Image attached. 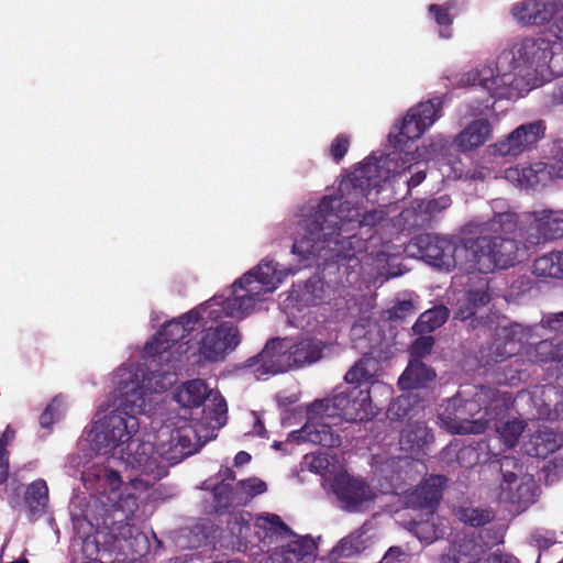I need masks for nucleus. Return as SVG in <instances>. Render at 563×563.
<instances>
[{
    "instance_id": "393cba45",
    "label": "nucleus",
    "mask_w": 563,
    "mask_h": 563,
    "mask_svg": "<svg viewBox=\"0 0 563 563\" xmlns=\"http://www.w3.org/2000/svg\"><path fill=\"white\" fill-rule=\"evenodd\" d=\"M319 417H311L307 423L299 430V438L313 444L324 448H338L341 445L340 434L332 428L329 419L333 416L316 413Z\"/></svg>"
},
{
    "instance_id": "0eeeda50",
    "label": "nucleus",
    "mask_w": 563,
    "mask_h": 563,
    "mask_svg": "<svg viewBox=\"0 0 563 563\" xmlns=\"http://www.w3.org/2000/svg\"><path fill=\"white\" fill-rule=\"evenodd\" d=\"M465 239L454 240L432 233H421L411 240V246L417 249L423 261L439 269L451 272L459 268L464 272L467 254L461 251L466 246Z\"/></svg>"
},
{
    "instance_id": "e433bc0d",
    "label": "nucleus",
    "mask_w": 563,
    "mask_h": 563,
    "mask_svg": "<svg viewBox=\"0 0 563 563\" xmlns=\"http://www.w3.org/2000/svg\"><path fill=\"white\" fill-rule=\"evenodd\" d=\"M510 402L508 404V408L500 412L492 422H494L496 432L499 434L504 444L507 448H512L517 444L520 435L522 434L526 424L522 420L511 419V420H498V417L505 413L509 409Z\"/></svg>"
},
{
    "instance_id": "4c0bfd02",
    "label": "nucleus",
    "mask_w": 563,
    "mask_h": 563,
    "mask_svg": "<svg viewBox=\"0 0 563 563\" xmlns=\"http://www.w3.org/2000/svg\"><path fill=\"white\" fill-rule=\"evenodd\" d=\"M255 527L263 530L265 537L277 536L280 538L291 537L295 532L286 525L282 518L276 514H263L257 517Z\"/></svg>"
},
{
    "instance_id": "774afa93",
    "label": "nucleus",
    "mask_w": 563,
    "mask_h": 563,
    "mask_svg": "<svg viewBox=\"0 0 563 563\" xmlns=\"http://www.w3.org/2000/svg\"><path fill=\"white\" fill-rule=\"evenodd\" d=\"M553 101L563 104V82L553 91Z\"/></svg>"
},
{
    "instance_id": "4468645a",
    "label": "nucleus",
    "mask_w": 563,
    "mask_h": 563,
    "mask_svg": "<svg viewBox=\"0 0 563 563\" xmlns=\"http://www.w3.org/2000/svg\"><path fill=\"white\" fill-rule=\"evenodd\" d=\"M104 534L107 539L103 541V549L109 552L119 551L124 555L141 556L148 549L146 536L125 521L114 522Z\"/></svg>"
},
{
    "instance_id": "79ce46f5",
    "label": "nucleus",
    "mask_w": 563,
    "mask_h": 563,
    "mask_svg": "<svg viewBox=\"0 0 563 563\" xmlns=\"http://www.w3.org/2000/svg\"><path fill=\"white\" fill-rule=\"evenodd\" d=\"M451 7L449 4H430L429 13L433 16L435 23L440 26V35L442 37H451V26L453 18L450 14Z\"/></svg>"
},
{
    "instance_id": "13d9d810",
    "label": "nucleus",
    "mask_w": 563,
    "mask_h": 563,
    "mask_svg": "<svg viewBox=\"0 0 563 563\" xmlns=\"http://www.w3.org/2000/svg\"><path fill=\"white\" fill-rule=\"evenodd\" d=\"M211 397H212V404L214 407L213 408V419L217 422L221 423L222 418H224L228 412L227 401L219 393H216V394L212 393Z\"/></svg>"
},
{
    "instance_id": "6e6d98bb",
    "label": "nucleus",
    "mask_w": 563,
    "mask_h": 563,
    "mask_svg": "<svg viewBox=\"0 0 563 563\" xmlns=\"http://www.w3.org/2000/svg\"><path fill=\"white\" fill-rule=\"evenodd\" d=\"M410 554L401 547H390L379 563H408Z\"/></svg>"
},
{
    "instance_id": "09e8293b",
    "label": "nucleus",
    "mask_w": 563,
    "mask_h": 563,
    "mask_svg": "<svg viewBox=\"0 0 563 563\" xmlns=\"http://www.w3.org/2000/svg\"><path fill=\"white\" fill-rule=\"evenodd\" d=\"M388 416L390 419L401 420L411 417V400L407 396H400L390 402L388 407Z\"/></svg>"
},
{
    "instance_id": "a878e982",
    "label": "nucleus",
    "mask_w": 563,
    "mask_h": 563,
    "mask_svg": "<svg viewBox=\"0 0 563 563\" xmlns=\"http://www.w3.org/2000/svg\"><path fill=\"white\" fill-rule=\"evenodd\" d=\"M277 266L278 264L274 261L263 260L255 268L245 273L240 278V283L261 285L260 290L265 295L273 292L288 275L286 271L278 269Z\"/></svg>"
},
{
    "instance_id": "8fccbe9b",
    "label": "nucleus",
    "mask_w": 563,
    "mask_h": 563,
    "mask_svg": "<svg viewBox=\"0 0 563 563\" xmlns=\"http://www.w3.org/2000/svg\"><path fill=\"white\" fill-rule=\"evenodd\" d=\"M410 347V354L412 360H421L422 357L429 355L434 345V339L430 335L419 334Z\"/></svg>"
},
{
    "instance_id": "2f4dec72",
    "label": "nucleus",
    "mask_w": 563,
    "mask_h": 563,
    "mask_svg": "<svg viewBox=\"0 0 563 563\" xmlns=\"http://www.w3.org/2000/svg\"><path fill=\"white\" fill-rule=\"evenodd\" d=\"M379 367V361L372 355V352L364 353L363 356L346 372L344 379L346 383L355 384L358 387L362 384H369L371 387L368 389H372L373 385L382 384L375 379Z\"/></svg>"
},
{
    "instance_id": "9d476101",
    "label": "nucleus",
    "mask_w": 563,
    "mask_h": 563,
    "mask_svg": "<svg viewBox=\"0 0 563 563\" xmlns=\"http://www.w3.org/2000/svg\"><path fill=\"white\" fill-rule=\"evenodd\" d=\"M240 342L238 327L224 321L202 331L194 355L197 356V363H217L223 361L228 352L235 350Z\"/></svg>"
},
{
    "instance_id": "a18cd8bd",
    "label": "nucleus",
    "mask_w": 563,
    "mask_h": 563,
    "mask_svg": "<svg viewBox=\"0 0 563 563\" xmlns=\"http://www.w3.org/2000/svg\"><path fill=\"white\" fill-rule=\"evenodd\" d=\"M213 509L217 514H224L231 506L232 486L219 483L212 489Z\"/></svg>"
},
{
    "instance_id": "c03bdc74",
    "label": "nucleus",
    "mask_w": 563,
    "mask_h": 563,
    "mask_svg": "<svg viewBox=\"0 0 563 563\" xmlns=\"http://www.w3.org/2000/svg\"><path fill=\"white\" fill-rule=\"evenodd\" d=\"M489 282V278H483L478 288H472L465 292L466 301L468 305H474L476 310L488 305L492 300Z\"/></svg>"
},
{
    "instance_id": "2eb2a0df",
    "label": "nucleus",
    "mask_w": 563,
    "mask_h": 563,
    "mask_svg": "<svg viewBox=\"0 0 563 563\" xmlns=\"http://www.w3.org/2000/svg\"><path fill=\"white\" fill-rule=\"evenodd\" d=\"M331 488L342 508L347 511H356L365 501L372 500L374 494L368 484L355 478L347 473H339L334 476Z\"/></svg>"
},
{
    "instance_id": "6ab92c4d",
    "label": "nucleus",
    "mask_w": 563,
    "mask_h": 563,
    "mask_svg": "<svg viewBox=\"0 0 563 563\" xmlns=\"http://www.w3.org/2000/svg\"><path fill=\"white\" fill-rule=\"evenodd\" d=\"M452 205L450 196L443 195L432 199L415 200L411 208L405 209L400 218L410 229L429 227L434 217Z\"/></svg>"
},
{
    "instance_id": "cd10ccee",
    "label": "nucleus",
    "mask_w": 563,
    "mask_h": 563,
    "mask_svg": "<svg viewBox=\"0 0 563 563\" xmlns=\"http://www.w3.org/2000/svg\"><path fill=\"white\" fill-rule=\"evenodd\" d=\"M483 554L484 545L465 536L449 545L446 552L441 555L440 563H478Z\"/></svg>"
},
{
    "instance_id": "7ed1b4c3",
    "label": "nucleus",
    "mask_w": 563,
    "mask_h": 563,
    "mask_svg": "<svg viewBox=\"0 0 563 563\" xmlns=\"http://www.w3.org/2000/svg\"><path fill=\"white\" fill-rule=\"evenodd\" d=\"M323 350V342L314 338H305L295 343L288 339L274 338L267 341L260 354L250 360V366L260 364L256 372L261 375L284 373L318 362Z\"/></svg>"
},
{
    "instance_id": "dca6fc26",
    "label": "nucleus",
    "mask_w": 563,
    "mask_h": 563,
    "mask_svg": "<svg viewBox=\"0 0 563 563\" xmlns=\"http://www.w3.org/2000/svg\"><path fill=\"white\" fill-rule=\"evenodd\" d=\"M545 123L541 120L522 124L506 139L495 144V151L503 156H517L533 146L544 136Z\"/></svg>"
},
{
    "instance_id": "e2e57ef3",
    "label": "nucleus",
    "mask_w": 563,
    "mask_h": 563,
    "mask_svg": "<svg viewBox=\"0 0 563 563\" xmlns=\"http://www.w3.org/2000/svg\"><path fill=\"white\" fill-rule=\"evenodd\" d=\"M9 476V457L0 455V485L8 481Z\"/></svg>"
},
{
    "instance_id": "b1692460",
    "label": "nucleus",
    "mask_w": 563,
    "mask_h": 563,
    "mask_svg": "<svg viewBox=\"0 0 563 563\" xmlns=\"http://www.w3.org/2000/svg\"><path fill=\"white\" fill-rule=\"evenodd\" d=\"M529 225L531 243H541L563 236V210H541L532 212Z\"/></svg>"
},
{
    "instance_id": "338daca9",
    "label": "nucleus",
    "mask_w": 563,
    "mask_h": 563,
    "mask_svg": "<svg viewBox=\"0 0 563 563\" xmlns=\"http://www.w3.org/2000/svg\"><path fill=\"white\" fill-rule=\"evenodd\" d=\"M551 169H552V174L558 177V178H562L563 179V158L562 159H559L558 162H555L552 166H551Z\"/></svg>"
},
{
    "instance_id": "0e129e2a",
    "label": "nucleus",
    "mask_w": 563,
    "mask_h": 563,
    "mask_svg": "<svg viewBox=\"0 0 563 563\" xmlns=\"http://www.w3.org/2000/svg\"><path fill=\"white\" fill-rule=\"evenodd\" d=\"M551 32L559 41L563 42V15L554 21Z\"/></svg>"
},
{
    "instance_id": "3c124183",
    "label": "nucleus",
    "mask_w": 563,
    "mask_h": 563,
    "mask_svg": "<svg viewBox=\"0 0 563 563\" xmlns=\"http://www.w3.org/2000/svg\"><path fill=\"white\" fill-rule=\"evenodd\" d=\"M350 147V139L345 134H339L330 145V156L336 163L343 159Z\"/></svg>"
},
{
    "instance_id": "de8ad7c7",
    "label": "nucleus",
    "mask_w": 563,
    "mask_h": 563,
    "mask_svg": "<svg viewBox=\"0 0 563 563\" xmlns=\"http://www.w3.org/2000/svg\"><path fill=\"white\" fill-rule=\"evenodd\" d=\"M507 178L516 179L522 187H533L539 183L537 173L530 166L508 169Z\"/></svg>"
},
{
    "instance_id": "5701e85b",
    "label": "nucleus",
    "mask_w": 563,
    "mask_h": 563,
    "mask_svg": "<svg viewBox=\"0 0 563 563\" xmlns=\"http://www.w3.org/2000/svg\"><path fill=\"white\" fill-rule=\"evenodd\" d=\"M553 57L551 42L539 38H525L514 52V62L538 71L547 66Z\"/></svg>"
},
{
    "instance_id": "603ef678",
    "label": "nucleus",
    "mask_w": 563,
    "mask_h": 563,
    "mask_svg": "<svg viewBox=\"0 0 563 563\" xmlns=\"http://www.w3.org/2000/svg\"><path fill=\"white\" fill-rule=\"evenodd\" d=\"M60 402L57 398H54L44 409V411L40 416V424L42 428H51V426L58 418V408Z\"/></svg>"
},
{
    "instance_id": "c9c22d12",
    "label": "nucleus",
    "mask_w": 563,
    "mask_h": 563,
    "mask_svg": "<svg viewBox=\"0 0 563 563\" xmlns=\"http://www.w3.org/2000/svg\"><path fill=\"white\" fill-rule=\"evenodd\" d=\"M533 274L544 278L563 277V252H551L533 263Z\"/></svg>"
},
{
    "instance_id": "a19ab883",
    "label": "nucleus",
    "mask_w": 563,
    "mask_h": 563,
    "mask_svg": "<svg viewBox=\"0 0 563 563\" xmlns=\"http://www.w3.org/2000/svg\"><path fill=\"white\" fill-rule=\"evenodd\" d=\"M324 283L319 277L308 279L300 291L299 300L306 306H318L323 301Z\"/></svg>"
},
{
    "instance_id": "bf43d9fd",
    "label": "nucleus",
    "mask_w": 563,
    "mask_h": 563,
    "mask_svg": "<svg viewBox=\"0 0 563 563\" xmlns=\"http://www.w3.org/2000/svg\"><path fill=\"white\" fill-rule=\"evenodd\" d=\"M486 563H520V561L514 554L497 549L487 556Z\"/></svg>"
},
{
    "instance_id": "37998d69",
    "label": "nucleus",
    "mask_w": 563,
    "mask_h": 563,
    "mask_svg": "<svg viewBox=\"0 0 563 563\" xmlns=\"http://www.w3.org/2000/svg\"><path fill=\"white\" fill-rule=\"evenodd\" d=\"M107 539V536L103 532H97L95 536H87L82 540L81 544V553L87 561L103 563L98 559V554L100 551H106L103 549V541Z\"/></svg>"
},
{
    "instance_id": "f257e3e1",
    "label": "nucleus",
    "mask_w": 563,
    "mask_h": 563,
    "mask_svg": "<svg viewBox=\"0 0 563 563\" xmlns=\"http://www.w3.org/2000/svg\"><path fill=\"white\" fill-rule=\"evenodd\" d=\"M368 157L360 168L339 186L340 196H324L317 210L308 218L306 232L295 240L291 252L300 260L324 257L336 264L343 261L358 260L356 255L366 249L365 240L357 235L361 223H374L377 212L364 214L358 220L357 205L367 197L371 188L376 187L377 159Z\"/></svg>"
},
{
    "instance_id": "4d7b16f0",
    "label": "nucleus",
    "mask_w": 563,
    "mask_h": 563,
    "mask_svg": "<svg viewBox=\"0 0 563 563\" xmlns=\"http://www.w3.org/2000/svg\"><path fill=\"white\" fill-rule=\"evenodd\" d=\"M476 312L477 310L474 305H468L466 296L464 295V297L457 301L454 318L464 321L474 317Z\"/></svg>"
},
{
    "instance_id": "72a5a7b5",
    "label": "nucleus",
    "mask_w": 563,
    "mask_h": 563,
    "mask_svg": "<svg viewBox=\"0 0 563 563\" xmlns=\"http://www.w3.org/2000/svg\"><path fill=\"white\" fill-rule=\"evenodd\" d=\"M24 501L31 515L44 512L48 504V487L44 479L38 478L27 485Z\"/></svg>"
},
{
    "instance_id": "49530a36",
    "label": "nucleus",
    "mask_w": 563,
    "mask_h": 563,
    "mask_svg": "<svg viewBox=\"0 0 563 563\" xmlns=\"http://www.w3.org/2000/svg\"><path fill=\"white\" fill-rule=\"evenodd\" d=\"M411 532L426 545L433 543L440 538L437 526L429 520L413 522Z\"/></svg>"
},
{
    "instance_id": "412c9836",
    "label": "nucleus",
    "mask_w": 563,
    "mask_h": 563,
    "mask_svg": "<svg viewBox=\"0 0 563 563\" xmlns=\"http://www.w3.org/2000/svg\"><path fill=\"white\" fill-rule=\"evenodd\" d=\"M446 478L442 475H432L421 482L407 496V505L413 509L427 510L433 514L442 499Z\"/></svg>"
},
{
    "instance_id": "9b49d317",
    "label": "nucleus",
    "mask_w": 563,
    "mask_h": 563,
    "mask_svg": "<svg viewBox=\"0 0 563 563\" xmlns=\"http://www.w3.org/2000/svg\"><path fill=\"white\" fill-rule=\"evenodd\" d=\"M201 319L198 309H192L180 317L165 322L153 339L144 346V352L150 357L163 360L176 343L185 339Z\"/></svg>"
},
{
    "instance_id": "ea45409f",
    "label": "nucleus",
    "mask_w": 563,
    "mask_h": 563,
    "mask_svg": "<svg viewBox=\"0 0 563 563\" xmlns=\"http://www.w3.org/2000/svg\"><path fill=\"white\" fill-rule=\"evenodd\" d=\"M368 544L363 534H350L343 538L332 550L335 558H351L362 553Z\"/></svg>"
},
{
    "instance_id": "423d86ee",
    "label": "nucleus",
    "mask_w": 563,
    "mask_h": 563,
    "mask_svg": "<svg viewBox=\"0 0 563 563\" xmlns=\"http://www.w3.org/2000/svg\"><path fill=\"white\" fill-rule=\"evenodd\" d=\"M501 481L498 498L519 510H525L536 503L540 487L532 476L522 475V465L515 456L499 459Z\"/></svg>"
},
{
    "instance_id": "bb28decb",
    "label": "nucleus",
    "mask_w": 563,
    "mask_h": 563,
    "mask_svg": "<svg viewBox=\"0 0 563 563\" xmlns=\"http://www.w3.org/2000/svg\"><path fill=\"white\" fill-rule=\"evenodd\" d=\"M562 437L549 427H539L528 435L525 452L532 457L545 459L562 445Z\"/></svg>"
},
{
    "instance_id": "f8f14e48",
    "label": "nucleus",
    "mask_w": 563,
    "mask_h": 563,
    "mask_svg": "<svg viewBox=\"0 0 563 563\" xmlns=\"http://www.w3.org/2000/svg\"><path fill=\"white\" fill-rule=\"evenodd\" d=\"M195 437V431L189 426L181 428L164 426L158 429L155 435L157 453L162 461L166 462L167 470L196 452V444L192 442Z\"/></svg>"
},
{
    "instance_id": "7c9ffc66",
    "label": "nucleus",
    "mask_w": 563,
    "mask_h": 563,
    "mask_svg": "<svg viewBox=\"0 0 563 563\" xmlns=\"http://www.w3.org/2000/svg\"><path fill=\"white\" fill-rule=\"evenodd\" d=\"M492 134V125L487 119L472 121L455 137L454 144L461 152L482 146Z\"/></svg>"
},
{
    "instance_id": "39448f33",
    "label": "nucleus",
    "mask_w": 563,
    "mask_h": 563,
    "mask_svg": "<svg viewBox=\"0 0 563 563\" xmlns=\"http://www.w3.org/2000/svg\"><path fill=\"white\" fill-rule=\"evenodd\" d=\"M393 388L387 384L373 385L372 389H362L358 386L339 393L332 398L316 400L310 407L311 413H321L344 419L345 421H364L371 419L378 409L374 404L376 393L389 398Z\"/></svg>"
},
{
    "instance_id": "20e7f679",
    "label": "nucleus",
    "mask_w": 563,
    "mask_h": 563,
    "mask_svg": "<svg viewBox=\"0 0 563 563\" xmlns=\"http://www.w3.org/2000/svg\"><path fill=\"white\" fill-rule=\"evenodd\" d=\"M461 252L467 254L464 263L466 274H490L496 269H507L518 262L519 243L503 235H479L466 238Z\"/></svg>"
},
{
    "instance_id": "a211bd4d",
    "label": "nucleus",
    "mask_w": 563,
    "mask_h": 563,
    "mask_svg": "<svg viewBox=\"0 0 563 563\" xmlns=\"http://www.w3.org/2000/svg\"><path fill=\"white\" fill-rule=\"evenodd\" d=\"M530 335V330L519 323L498 327L495 339L489 347V357L493 362H503L515 355L520 345Z\"/></svg>"
},
{
    "instance_id": "f704fd0d",
    "label": "nucleus",
    "mask_w": 563,
    "mask_h": 563,
    "mask_svg": "<svg viewBox=\"0 0 563 563\" xmlns=\"http://www.w3.org/2000/svg\"><path fill=\"white\" fill-rule=\"evenodd\" d=\"M450 316L449 309L444 306H437L420 314L415 322L412 330L417 334L433 332L445 323Z\"/></svg>"
},
{
    "instance_id": "1a4fd4ad",
    "label": "nucleus",
    "mask_w": 563,
    "mask_h": 563,
    "mask_svg": "<svg viewBox=\"0 0 563 563\" xmlns=\"http://www.w3.org/2000/svg\"><path fill=\"white\" fill-rule=\"evenodd\" d=\"M441 112L442 100L440 98L420 102L409 109L402 119L399 133L389 136L391 145L405 154L404 163L416 161L420 156L417 152H405L404 145L408 141L419 139L441 117Z\"/></svg>"
},
{
    "instance_id": "680f3d73",
    "label": "nucleus",
    "mask_w": 563,
    "mask_h": 563,
    "mask_svg": "<svg viewBox=\"0 0 563 563\" xmlns=\"http://www.w3.org/2000/svg\"><path fill=\"white\" fill-rule=\"evenodd\" d=\"M424 179H426V170L415 168L410 179L408 180V187L415 188V187L419 186Z\"/></svg>"
},
{
    "instance_id": "c85d7f7f",
    "label": "nucleus",
    "mask_w": 563,
    "mask_h": 563,
    "mask_svg": "<svg viewBox=\"0 0 563 563\" xmlns=\"http://www.w3.org/2000/svg\"><path fill=\"white\" fill-rule=\"evenodd\" d=\"M435 371L421 360H411L398 379L401 390L427 388L435 379Z\"/></svg>"
},
{
    "instance_id": "5fc2aeb1",
    "label": "nucleus",
    "mask_w": 563,
    "mask_h": 563,
    "mask_svg": "<svg viewBox=\"0 0 563 563\" xmlns=\"http://www.w3.org/2000/svg\"><path fill=\"white\" fill-rule=\"evenodd\" d=\"M388 312L389 319L402 320L415 312V306L411 300H402L394 305Z\"/></svg>"
},
{
    "instance_id": "69168bd1",
    "label": "nucleus",
    "mask_w": 563,
    "mask_h": 563,
    "mask_svg": "<svg viewBox=\"0 0 563 563\" xmlns=\"http://www.w3.org/2000/svg\"><path fill=\"white\" fill-rule=\"evenodd\" d=\"M251 459H252V456L250 453H247L245 451H240L234 456V465L236 467L243 466V465L247 464L251 461Z\"/></svg>"
},
{
    "instance_id": "f03ea898",
    "label": "nucleus",
    "mask_w": 563,
    "mask_h": 563,
    "mask_svg": "<svg viewBox=\"0 0 563 563\" xmlns=\"http://www.w3.org/2000/svg\"><path fill=\"white\" fill-rule=\"evenodd\" d=\"M508 393L489 390L476 394L473 399L451 398L439 418L445 428L455 434L483 433L490 422L508 408Z\"/></svg>"
},
{
    "instance_id": "ddd939ff",
    "label": "nucleus",
    "mask_w": 563,
    "mask_h": 563,
    "mask_svg": "<svg viewBox=\"0 0 563 563\" xmlns=\"http://www.w3.org/2000/svg\"><path fill=\"white\" fill-rule=\"evenodd\" d=\"M122 459L131 468L147 477V483H155L167 476V464L157 453V444L150 442H130L122 452Z\"/></svg>"
},
{
    "instance_id": "c756f323",
    "label": "nucleus",
    "mask_w": 563,
    "mask_h": 563,
    "mask_svg": "<svg viewBox=\"0 0 563 563\" xmlns=\"http://www.w3.org/2000/svg\"><path fill=\"white\" fill-rule=\"evenodd\" d=\"M212 396L205 380L200 378L188 380L176 388L174 399L183 408H199Z\"/></svg>"
},
{
    "instance_id": "aec40b11",
    "label": "nucleus",
    "mask_w": 563,
    "mask_h": 563,
    "mask_svg": "<svg viewBox=\"0 0 563 563\" xmlns=\"http://www.w3.org/2000/svg\"><path fill=\"white\" fill-rule=\"evenodd\" d=\"M261 285L241 284L240 278L232 285V297L223 302V311L228 317L242 319L249 316L265 295L260 290Z\"/></svg>"
},
{
    "instance_id": "473e14b6",
    "label": "nucleus",
    "mask_w": 563,
    "mask_h": 563,
    "mask_svg": "<svg viewBox=\"0 0 563 563\" xmlns=\"http://www.w3.org/2000/svg\"><path fill=\"white\" fill-rule=\"evenodd\" d=\"M433 441L431 429L428 428L426 422L410 421L402 429L400 433V444L405 449L415 450L422 449L424 445Z\"/></svg>"
},
{
    "instance_id": "864d4df0",
    "label": "nucleus",
    "mask_w": 563,
    "mask_h": 563,
    "mask_svg": "<svg viewBox=\"0 0 563 563\" xmlns=\"http://www.w3.org/2000/svg\"><path fill=\"white\" fill-rule=\"evenodd\" d=\"M238 485L252 497L261 495L267 490L266 483L257 477L240 481Z\"/></svg>"
},
{
    "instance_id": "58836bf2",
    "label": "nucleus",
    "mask_w": 563,
    "mask_h": 563,
    "mask_svg": "<svg viewBox=\"0 0 563 563\" xmlns=\"http://www.w3.org/2000/svg\"><path fill=\"white\" fill-rule=\"evenodd\" d=\"M457 519L471 527H483L494 520L495 514L490 509L460 507L455 511Z\"/></svg>"
},
{
    "instance_id": "f3484780",
    "label": "nucleus",
    "mask_w": 563,
    "mask_h": 563,
    "mask_svg": "<svg viewBox=\"0 0 563 563\" xmlns=\"http://www.w3.org/2000/svg\"><path fill=\"white\" fill-rule=\"evenodd\" d=\"M289 538L287 542L276 547L269 553L267 563H313L317 556L313 539L296 533Z\"/></svg>"
},
{
    "instance_id": "052dcab7",
    "label": "nucleus",
    "mask_w": 563,
    "mask_h": 563,
    "mask_svg": "<svg viewBox=\"0 0 563 563\" xmlns=\"http://www.w3.org/2000/svg\"><path fill=\"white\" fill-rule=\"evenodd\" d=\"M495 222L500 224L501 227L506 225V228H503V230H512L516 227V222L514 221V216L511 213H498L495 216Z\"/></svg>"
},
{
    "instance_id": "4be33fe9",
    "label": "nucleus",
    "mask_w": 563,
    "mask_h": 563,
    "mask_svg": "<svg viewBox=\"0 0 563 563\" xmlns=\"http://www.w3.org/2000/svg\"><path fill=\"white\" fill-rule=\"evenodd\" d=\"M563 9V0L544 2L542 0H525L516 3L512 9L514 18L525 25H542Z\"/></svg>"
},
{
    "instance_id": "6e6552de",
    "label": "nucleus",
    "mask_w": 563,
    "mask_h": 563,
    "mask_svg": "<svg viewBox=\"0 0 563 563\" xmlns=\"http://www.w3.org/2000/svg\"><path fill=\"white\" fill-rule=\"evenodd\" d=\"M139 419L125 408L111 411L96 422L90 431L95 449L101 454L111 453L119 445L128 443L139 430Z\"/></svg>"
}]
</instances>
